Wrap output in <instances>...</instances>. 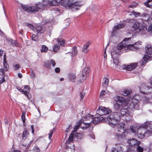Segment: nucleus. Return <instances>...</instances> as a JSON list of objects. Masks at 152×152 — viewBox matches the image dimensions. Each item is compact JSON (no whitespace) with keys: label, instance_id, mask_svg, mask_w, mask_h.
<instances>
[{"label":"nucleus","instance_id":"1","mask_svg":"<svg viewBox=\"0 0 152 152\" xmlns=\"http://www.w3.org/2000/svg\"><path fill=\"white\" fill-rule=\"evenodd\" d=\"M129 112L126 108H122L119 113L117 112H113L107 118V120L109 124L111 126H115L117 125L118 121L121 117V116L126 115L125 118L127 122H129L131 119L132 117L129 115Z\"/></svg>","mask_w":152,"mask_h":152},{"label":"nucleus","instance_id":"2","mask_svg":"<svg viewBox=\"0 0 152 152\" xmlns=\"http://www.w3.org/2000/svg\"><path fill=\"white\" fill-rule=\"evenodd\" d=\"M151 121H146L139 126L137 132L138 137L141 139L144 138L145 136V129L147 128L148 126L151 127Z\"/></svg>","mask_w":152,"mask_h":152},{"label":"nucleus","instance_id":"3","mask_svg":"<svg viewBox=\"0 0 152 152\" xmlns=\"http://www.w3.org/2000/svg\"><path fill=\"white\" fill-rule=\"evenodd\" d=\"M111 112V110L108 108H106L102 106L99 107L96 110V113L100 116L109 114Z\"/></svg>","mask_w":152,"mask_h":152},{"label":"nucleus","instance_id":"4","mask_svg":"<svg viewBox=\"0 0 152 152\" xmlns=\"http://www.w3.org/2000/svg\"><path fill=\"white\" fill-rule=\"evenodd\" d=\"M22 8L25 11L28 12H34L38 11V10L35 4L34 6H31L28 5L21 4Z\"/></svg>","mask_w":152,"mask_h":152},{"label":"nucleus","instance_id":"5","mask_svg":"<svg viewBox=\"0 0 152 152\" xmlns=\"http://www.w3.org/2000/svg\"><path fill=\"white\" fill-rule=\"evenodd\" d=\"M90 72V70L88 67H86L84 69L82 73L80 75L79 81L81 83L83 82L86 80Z\"/></svg>","mask_w":152,"mask_h":152},{"label":"nucleus","instance_id":"6","mask_svg":"<svg viewBox=\"0 0 152 152\" xmlns=\"http://www.w3.org/2000/svg\"><path fill=\"white\" fill-rule=\"evenodd\" d=\"M90 123H87L83 122L81 120L79 121L77 125H76L74 128V130L75 132H76L77 129L79 127L81 128L83 130L89 127Z\"/></svg>","mask_w":152,"mask_h":152},{"label":"nucleus","instance_id":"7","mask_svg":"<svg viewBox=\"0 0 152 152\" xmlns=\"http://www.w3.org/2000/svg\"><path fill=\"white\" fill-rule=\"evenodd\" d=\"M152 87L147 86L145 84H142L140 88V91L144 94H148L150 93L151 91L150 90Z\"/></svg>","mask_w":152,"mask_h":152},{"label":"nucleus","instance_id":"8","mask_svg":"<svg viewBox=\"0 0 152 152\" xmlns=\"http://www.w3.org/2000/svg\"><path fill=\"white\" fill-rule=\"evenodd\" d=\"M138 103V100L133 98L131 101L129 100L128 104V108L132 110L134 108L137 110L138 106V105L137 104Z\"/></svg>","mask_w":152,"mask_h":152},{"label":"nucleus","instance_id":"9","mask_svg":"<svg viewBox=\"0 0 152 152\" xmlns=\"http://www.w3.org/2000/svg\"><path fill=\"white\" fill-rule=\"evenodd\" d=\"M141 42L139 41L135 42L134 44L126 45V47L125 48H126V50L127 51H128L129 50L132 51H135V50H137L139 48L138 46H137L135 45H141Z\"/></svg>","mask_w":152,"mask_h":152},{"label":"nucleus","instance_id":"10","mask_svg":"<svg viewBox=\"0 0 152 152\" xmlns=\"http://www.w3.org/2000/svg\"><path fill=\"white\" fill-rule=\"evenodd\" d=\"M38 11L40 9H42L48 5V1L44 0L42 2H39L35 4Z\"/></svg>","mask_w":152,"mask_h":152},{"label":"nucleus","instance_id":"11","mask_svg":"<svg viewBox=\"0 0 152 152\" xmlns=\"http://www.w3.org/2000/svg\"><path fill=\"white\" fill-rule=\"evenodd\" d=\"M131 39V38H128L124 39L118 45L116 48L117 50L120 51L122 49L124 48L126 50L125 48L126 47V44L125 43V42L126 41H128V40Z\"/></svg>","mask_w":152,"mask_h":152},{"label":"nucleus","instance_id":"12","mask_svg":"<svg viewBox=\"0 0 152 152\" xmlns=\"http://www.w3.org/2000/svg\"><path fill=\"white\" fill-rule=\"evenodd\" d=\"M122 133H116L115 134V137L118 140L125 139L128 134L127 131H124Z\"/></svg>","mask_w":152,"mask_h":152},{"label":"nucleus","instance_id":"13","mask_svg":"<svg viewBox=\"0 0 152 152\" xmlns=\"http://www.w3.org/2000/svg\"><path fill=\"white\" fill-rule=\"evenodd\" d=\"M123 145L120 144H116L115 147L113 148L112 152H123Z\"/></svg>","mask_w":152,"mask_h":152},{"label":"nucleus","instance_id":"14","mask_svg":"<svg viewBox=\"0 0 152 152\" xmlns=\"http://www.w3.org/2000/svg\"><path fill=\"white\" fill-rule=\"evenodd\" d=\"M111 54L112 58H116L119 54V50H117L116 47H114L111 51Z\"/></svg>","mask_w":152,"mask_h":152},{"label":"nucleus","instance_id":"15","mask_svg":"<svg viewBox=\"0 0 152 152\" xmlns=\"http://www.w3.org/2000/svg\"><path fill=\"white\" fill-rule=\"evenodd\" d=\"M128 143L131 146L134 145H138L140 144V141H137V140L135 138L129 139L128 140Z\"/></svg>","mask_w":152,"mask_h":152},{"label":"nucleus","instance_id":"16","mask_svg":"<svg viewBox=\"0 0 152 152\" xmlns=\"http://www.w3.org/2000/svg\"><path fill=\"white\" fill-rule=\"evenodd\" d=\"M124 124L122 123L119 124H118L116 126L117 131L119 132L127 131L126 129L124 128Z\"/></svg>","mask_w":152,"mask_h":152},{"label":"nucleus","instance_id":"17","mask_svg":"<svg viewBox=\"0 0 152 152\" xmlns=\"http://www.w3.org/2000/svg\"><path fill=\"white\" fill-rule=\"evenodd\" d=\"M137 66V64L136 63H132L128 66H124V68L125 69L128 71H130L136 68Z\"/></svg>","mask_w":152,"mask_h":152},{"label":"nucleus","instance_id":"18","mask_svg":"<svg viewBox=\"0 0 152 152\" xmlns=\"http://www.w3.org/2000/svg\"><path fill=\"white\" fill-rule=\"evenodd\" d=\"M140 24L139 22H135L134 24L132 26V28L134 30L133 32L134 33L138 32V29H139Z\"/></svg>","mask_w":152,"mask_h":152},{"label":"nucleus","instance_id":"19","mask_svg":"<svg viewBox=\"0 0 152 152\" xmlns=\"http://www.w3.org/2000/svg\"><path fill=\"white\" fill-rule=\"evenodd\" d=\"M119 103H120V105L122 107H125L128 104L129 100L128 99H125L122 97V99H121Z\"/></svg>","mask_w":152,"mask_h":152},{"label":"nucleus","instance_id":"20","mask_svg":"<svg viewBox=\"0 0 152 152\" xmlns=\"http://www.w3.org/2000/svg\"><path fill=\"white\" fill-rule=\"evenodd\" d=\"M74 130L69 135V137L68 138V141H66V147L69 148V145H67L68 144H69V143L71 142L73 140V137L74 135H75L74 134V132H75Z\"/></svg>","mask_w":152,"mask_h":152},{"label":"nucleus","instance_id":"21","mask_svg":"<svg viewBox=\"0 0 152 152\" xmlns=\"http://www.w3.org/2000/svg\"><path fill=\"white\" fill-rule=\"evenodd\" d=\"M8 43L12 46L18 47L19 46V44L17 42L12 40V39H6Z\"/></svg>","mask_w":152,"mask_h":152},{"label":"nucleus","instance_id":"22","mask_svg":"<svg viewBox=\"0 0 152 152\" xmlns=\"http://www.w3.org/2000/svg\"><path fill=\"white\" fill-rule=\"evenodd\" d=\"M145 49L147 54L149 55L152 54V45H147L145 46Z\"/></svg>","mask_w":152,"mask_h":152},{"label":"nucleus","instance_id":"23","mask_svg":"<svg viewBox=\"0 0 152 152\" xmlns=\"http://www.w3.org/2000/svg\"><path fill=\"white\" fill-rule=\"evenodd\" d=\"M142 23V22L141 23L139 29H138V32L144 31L147 30V27L146 26V25L147 24L146 23H145V22H144L143 24Z\"/></svg>","mask_w":152,"mask_h":152},{"label":"nucleus","instance_id":"24","mask_svg":"<svg viewBox=\"0 0 152 152\" xmlns=\"http://www.w3.org/2000/svg\"><path fill=\"white\" fill-rule=\"evenodd\" d=\"M102 119L100 117H96L92 118L91 122L95 124H98L100 121H102Z\"/></svg>","mask_w":152,"mask_h":152},{"label":"nucleus","instance_id":"25","mask_svg":"<svg viewBox=\"0 0 152 152\" xmlns=\"http://www.w3.org/2000/svg\"><path fill=\"white\" fill-rule=\"evenodd\" d=\"M29 134V133L28 131L25 128L22 134V140H24Z\"/></svg>","mask_w":152,"mask_h":152},{"label":"nucleus","instance_id":"26","mask_svg":"<svg viewBox=\"0 0 152 152\" xmlns=\"http://www.w3.org/2000/svg\"><path fill=\"white\" fill-rule=\"evenodd\" d=\"M90 44L89 42H87L84 45L82 49V52L85 53H87L88 51V48Z\"/></svg>","mask_w":152,"mask_h":152},{"label":"nucleus","instance_id":"27","mask_svg":"<svg viewBox=\"0 0 152 152\" xmlns=\"http://www.w3.org/2000/svg\"><path fill=\"white\" fill-rule=\"evenodd\" d=\"M30 91L29 86L27 85H26L24 86L23 90V94L26 95H27V94Z\"/></svg>","mask_w":152,"mask_h":152},{"label":"nucleus","instance_id":"28","mask_svg":"<svg viewBox=\"0 0 152 152\" xmlns=\"http://www.w3.org/2000/svg\"><path fill=\"white\" fill-rule=\"evenodd\" d=\"M125 26V25L123 23L118 24L114 27L113 29V31H115L119 29L123 28Z\"/></svg>","mask_w":152,"mask_h":152},{"label":"nucleus","instance_id":"29","mask_svg":"<svg viewBox=\"0 0 152 152\" xmlns=\"http://www.w3.org/2000/svg\"><path fill=\"white\" fill-rule=\"evenodd\" d=\"M74 136L77 137L79 139H81L84 137V133L83 132H76L74 135Z\"/></svg>","mask_w":152,"mask_h":152},{"label":"nucleus","instance_id":"30","mask_svg":"<svg viewBox=\"0 0 152 152\" xmlns=\"http://www.w3.org/2000/svg\"><path fill=\"white\" fill-rule=\"evenodd\" d=\"M58 43L61 46H64L65 40L61 38H59L56 39Z\"/></svg>","mask_w":152,"mask_h":152},{"label":"nucleus","instance_id":"31","mask_svg":"<svg viewBox=\"0 0 152 152\" xmlns=\"http://www.w3.org/2000/svg\"><path fill=\"white\" fill-rule=\"evenodd\" d=\"M69 80L73 82H75L76 80V76L74 74H71L69 75Z\"/></svg>","mask_w":152,"mask_h":152},{"label":"nucleus","instance_id":"32","mask_svg":"<svg viewBox=\"0 0 152 152\" xmlns=\"http://www.w3.org/2000/svg\"><path fill=\"white\" fill-rule=\"evenodd\" d=\"M131 92V90L130 89H126L123 91L122 94L124 96H126L130 94Z\"/></svg>","mask_w":152,"mask_h":152},{"label":"nucleus","instance_id":"33","mask_svg":"<svg viewBox=\"0 0 152 152\" xmlns=\"http://www.w3.org/2000/svg\"><path fill=\"white\" fill-rule=\"evenodd\" d=\"M3 64L4 66V70L5 71H7L9 68V66L7 61V60H3Z\"/></svg>","mask_w":152,"mask_h":152},{"label":"nucleus","instance_id":"34","mask_svg":"<svg viewBox=\"0 0 152 152\" xmlns=\"http://www.w3.org/2000/svg\"><path fill=\"white\" fill-rule=\"evenodd\" d=\"M109 83L108 79L107 77H104L102 81V86H105L106 85H108Z\"/></svg>","mask_w":152,"mask_h":152},{"label":"nucleus","instance_id":"35","mask_svg":"<svg viewBox=\"0 0 152 152\" xmlns=\"http://www.w3.org/2000/svg\"><path fill=\"white\" fill-rule=\"evenodd\" d=\"M94 116H93L92 115H90L89 114H87L86 116H85L84 117V118L85 121H88L91 120V121L92 120V118H93Z\"/></svg>","mask_w":152,"mask_h":152},{"label":"nucleus","instance_id":"36","mask_svg":"<svg viewBox=\"0 0 152 152\" xmlns=\"http://www.w3.org/2000/svg\"><path fill=\"white\" fill-rule=\"evenodd\" d=\"M48 50V48L45 45H42V49L41 50V51L42 52H46Z\"/></svg>","mask_w":152,"mask_h":152},{"label":"nucleus","instance_id":"37","mask_svg":"<svg viewBox=\"0 0 152 152\" xmlns=\"http://www.w3.org/2000/svg\"><path fill=\"white\" fill-rule=\"evenodd\" d=\"M113 99L116 102H120L121 99H122V97L118 96H115L113 97Z\"/></svg>","mask_w":152,"mask_h":152},{"label":"nucleus","instance_id":"38","mask_svg":"<svg viewBox=\"0 0 152 152\" xmlns=\"http://www.w3.org/2000/svg\"><path fill=\"white\" fill-rule=\"evenodd\" d=\"M36 29L37 31V35H38L39 33L41 34L43 32L42 31V28L41 26H37L36 27Z\"/></svg>","mask_w":152,"mask_h":152},{"label":"nucleus","instance_id":"39","mask_svg":"<svg viewBox=\"0 0 152 152\" xmlns=\"http://www.w3.org/2000/svg\"><path fill=\"white\" fill-rule=\"evenodd\" d=\"M145 23H148V24H151H151H152V17H148L147 20H145Z\"/></svg>","mask_w":152,"mask_h":152},{"label":"nucleus","instance_id":"40","mask_svg":"<svg viewBox=\"0 0 152 152\" xmlns=\"http://www.w3.org/2000/svg\"><path fill=\"white\" fill-rule=\"evenodd\" d=\"M60 47L58 45L55 44L54 45L53 48V52H56L59 49Z\"/></svg>","mask_w":152,"mask_h":152},{"label":"nucleus","instance_id":"41","mask_svg":"<svg viewBox=\"0 0 152 152\" xmlns=\"http://www.w3.org/2000/svg\"><path fill=\"white\" fill-rule=\"evenodd\" d=\"M120 104H118V103H116L114 105V109L116 110H119L121 108Z\"/></svg>","mask_w":152,"mask_h":152},{"label":"nucleus","instance_id":"42","mask_svg":"<svg viewBox=\"0 0 152 152\" xmlns=\"http://www.w3.org/2000/svg\"><path fill=\"white\" fill-rule=\"evenodd\" d=\"M77 51L75 47H73L72 48V55L73 56H75L77 53Z\"/></svg>","mask_w":152,"mask_h":152},{"label":"nucleus","instance_id":"43","mask_svg":"<svg viewBox=\"0 0 152 152\" xmlns=\"http://www.w3.org/2000/svg\"><path fill=\"white\" fill-rule=\"evenodd\" d=\"M45 67L48 68H50L51 67L50 61H48L45 62Z\"/></svg>","mask_w":152,"mask_h":152},{"label":"nucleus","instance_id":"44","mask_svg":"<svg viewBox=\"0 0 152 152\" xmlns=\"http://www.w3.org/2000/svg\"><path fill=\"white\" fill-rule=\"evenodd\" d=\"M151 1H152V0H148L147 2H145L144 4L146 7L152 9V4H148V3Z\"/></svg>","mask_w":152,"mask_h":152},{"label":"nucleus","instance_id":"45","mask_svg":"<svg viewBox=\"0 0 152 152\" xmlns=\"http://www.w3.org/2000/svg\"><path fill=\"white\" fill-rule=\"evenodd\" d=\"M55 132V129H54L51 130L49 133V139H51L52 135L53 133Z\"/></svg>","mask_w":152,"mask_h":152},{"label":"nucleus","instance_id":"46","mask_svg":"<svg viewBox=\"0 0 152 152\" xmlns=\"http://www.w3.org/2000/svg\"><path fill=\"white\" fill-rule=\"evenodd\" d=\"M26 112L25 111H23V113L21 116V118L23 122L24 123V121H25V115Z\"/></svg>","mask_w":152,"mask_h":152},{"label":"nucleus","instance_id":"47","mask_svg":"<svg viewBox=\"0 0 152 152\" xmlns=\"http://www.w3.org/2000/svg\"><path fill=\"white\" fill-rule=\"evenodd\" d=\"M32 39L34 41H37L38 40V38L35 34H33L31 36Z\"/></svg>","mask_w":152,"mask_h":152},{"label":"nucleus","instance_id":"48","mask_svg":"<svg viewBox=\"0 0 152 152\" xmlns=\"http://www.w3.org/2000/svg\"><path fill=\"white\" fill-rule=\"evenodd\" d=\"M137 149L138 152H143L144 150L143 148L140 146H137Z\"/></svg>","mask_w":152,"mask_h":152},{"label":"nucleus","instance_id":"49","mask_svg":"<svg viewBox=\"0 0 152 152\" xmlns=\"http://www.w3.org/2000/svg\"><path fill=\"white\" fill-rule=\"evenodd\" d=\"M131 13H132V14L134 15L135 17H137L139 16H140L141 14V13L140 12H136L134 11L131 12Z\"/></svg>","mask_w":152,"mask_h":152},{"label":"nucleus","instance_id":"50","mask_svg":"<svg viewBox=\"0 0 152 152\" xmlns=\"http://www.w3.org/2000/svg\"><path fill=\"white\" fill-rule=\"evenodd\" d=\"M137 3L134 2L132 5L129 6V7L132 8H135L137 7Z\"/></svg>","mask_w":152,"mask_h":152},{"label":"nucleus","instance_id":"51","mask_svg":"<svg viewBox=\"0 0 152 152\" xmlns=\"http://www.w3.org/2000/svg\"><path fill=\"white\" fill-rule=\"evenodd\" d=\"M152 133V131L150 130H147L146 131V130L145 129V136H148L150 134H151Z\"/></svg>","mask_w":152,"mask_h":152},{"label":"nucleus","instance_id":"52","mask_svg":"<svg viewBox=\"0 0 152 152\" xmlns=\"http://www.w3.org/2000/svg\"><path fill=\"white\" fill-rule=\"evenodd\" d=\"M130 129L133 133H135L136 132V128L134 126H132L130 127Z\"/></svg>","mask_w":152,"mask_h":152},{"label":"nucleus","instance_id":"53","mask_svg":"<svg viewBox=\"0 0 152 152\" xmlns=\"http://www.w3.org/2000/svg\"><path fill=\"white\" fill-rule=\"evenodd\" d=\"M148 31L150 33H152V24L148 28Z\"/></svg>","mask_w":152,"mask_h":152},{"label":"nucleus","instance_id":"54","mask_svg":"<svg viewBox=\"0 0 152 152\" xmlns=\"http://www.w3.org/2000/svg\"><path fill=\"white\" fill-rule=\"evenodd\" d=\"M150 58V56L148 55H145L143 58V60L144 61H147Z\"/></svg>","mask_w":152,"mask_h":152},{"label":"nucleus","instance_id":"55","mask_svg":"<svg viewBox=\"0 0 152 152\" xmlns=\"http://www.w3.org/2000/svg\"><path fill=\"white\" fill-rule=\"evenodd\" d=\"M85 95V93H83V92L80 93V97H81L80 100L81 101H82L83 100Z\"/></svg>","mask_w":152,"mask_h":152},{"label":"nucleus","instance_id":"56","mask_svg":"<svg viewBox=\"0 0 152 152\" xmlns=\"http://www.w3.org/2000/svg\"><path fill=\"white\" fill-rule=\"evenodd\" d=\"M32 142V141H31L30 142V143L28 144L27 145L26 144H25V145L23 144V146H24L25 147H26V148L28 149L31 146V144Z\"/></svg>","mask_w":152,"mask_h":152},{"label":"nucleus","instance_id":"57","mask_svg":"<svg viewBox=\"0 0 152 152\" xmlns=\"http://www.w3.org/2000/svg\"><path fill=\"white\" fill-rule=\"evenodd\" d=\"M20 66L18 64H16L13 66L14 69L15 70H18L20 68Z\"/></svg>","mask_w":152,"mask_h":152},{"label":"nucleus","instance_id":"58","mask_svg":"<svg viewBox=\"0 0 152 152\" xmlns=\"http://www.w3.org/2000/svg\"><path fill=\"white\" fill-rule=\"evenodd\" d=\"M4 69L1 68L0 69V75H3L5 72Z\"/></svg>","mask_w":152,"mask_h":152},{"label":"nucleus","instance_id":"59","mask_svg":"<svg viewBox=\"0 0 152 152\" xmlns=\"http://www.w3.org/2000/svg\"><path fill=\"white\" fill-rule=\"evenodd\" d=\"M33 150L35 152H40V150L37 146L34 147Z\"/></svg>","mask_w":152,"mask_h":152},{"label":"nucleus","instance_id":"60","mask_svg":"<svg viewBox=\"0 0 152 152\" xmlns=\"http://www.w3.org/2000/svg\"><path fill=\"white\" fill-rule=\"evenodd\" d=\"M50 64H51L52 66H55L56 64L55 61L53 59H51L50 60Z\"/></svg>","mask_w":152,"mask_h":152},{"label":"nucleus","instance_id":"61","mask_svg":"<svg viewBox=\"0 0 152 152\" xmlns=\"http://www.w3.org/2000/svg\"><path fill=\"white\" fill-rule=\"evenodd\" d=\"M113 58V60L114 63L115 64L117 65L118 63V59L117 58Z\"/></svg>","mask_w":152,"mask_h":152},{"label":"nucleus","instance_id":"62","mask_svg":"<svg viewBox=\"0 0 152 152\" xmlns=\"http://www.w3.org/2000/svg\"><path fill=\"white\" fill-rule=\"evenodd\" d=\"M140 16L142 17H147L148 18V17H149V16L148 15L147 13H143V14H142L141 15H140Z\"/></svg>","mask_w":152,"mask_h":152},{"label":"nucleus","instance_id":"63","mask_svg":"<svg viewBox=\"0 0 152 152\" xmlns=\"http://www.w3.org/2000/svg\"><path fill=\"white\" fill-rule=\"evenodd\" d=\"M127 20L128 22L132 23L135 22V20L134 19H128Z\"/></svg>","mask_w":152,"mask_h":152},{"label":"nucleus","instance_id":"64","mask_svg":"<svg viewBox=\"0 0 152 152\" xmlns=\"http://www.w3.org/2000/svg\"><path fill=\"white\" fill-rule=\"evenodd\" d=\"M104 92L105 91H102L100 93V96L101 97H103L104 95Z\"/></svg>","mask_w":152,"mask_h":152}]
</instances>
